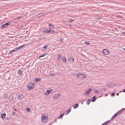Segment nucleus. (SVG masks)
Instances as JSON below:
<instances>
[{
    "label": "nucleus",
    "instance_id": "obj_23",
    "mask_svg": "<svg viewBox=\"0 0 125 125\" xmlns=\"http://www.w3.org/2000/svg\"><path fill=\"white\" fill-rule=\"evenodd\" d=\"M64 115V113H63L62 114H61L59 117V118H61V117H63Z\"/></svg>",
    "mask_w": 125,
    "mask_h": 125
},
{
    "label": "nucleus",
    "instance_id": "obj_24",
    "mask_svg": "<svg viewBox=\"0 0 125 125\" xmlns=\"http://www.w3.org/2000/svg\"><path fill=\"white\" fill-rule=\"evenodd\" d=\"M18 73L20 75H21L22 74V72L20 70H19L18 71Z\"/></svg>",
    "mask_w": 125,
    "mask_h": 125
},
{
    "label": "nucleus",
    "instance_id": "obj_29",
    "mask_svg": "<svg viewBox=\"0 0 125 125\" xmlns=\"http://www.w3.org/2000/svg\"><path fill=\"white\" fill-rule=\"evenodd\" d=\"M47 31V30L46 31H44V32H45V33H49L51 31V30H49L48 31Z\"/></svg>",
    "mask_w": 125,
    "mask_h": 125
},
{
    "label": "nucleus",
    "instance_id": "obj_27",
    "mask_svg": "<svg viewBox=\"0 0 125 125\" xmlns=\"http://www.w3.org/2000/svg\"><path fill=\"white\" fill-rule=\"evenodd\" d=\"M63 61V62H65L66 61V59L65 57H63L62 59Z\"/></svg>",
    "mask_w": 125,
    "mask_h": 125
},
{
    "label": "nucleus",
    "instance_id": "obj_19",
    "mask_svg": "<svg viewBox=\"0 0 125 125\" xmlns=\"http://www.w3.org/2000/svg\"><path fill=\"white\" fill-rule=\"evenodd\" d=\"M96 100L95 97V96H94L92 98V102H94Z\"/></svg>",
    "mask_w": 125,
    "mask_h": 125
},
{
    "label": "nucleus",
    "instance_id": "obj_13",
    "mask_svg": "<svg viewBox=\"0 0 125 125\" xmlns=\"http://www.w3.org/2000/svg\"><path fill=\"white\" fill-rule=\"evenodd\" d=\"M6 116V114H2L1 115V118L3 119H4L5 117Z\"/></svg>",
    "mask_w": 125,
    "mask_h": 125
},
{
    "label": "nucleus",
    "instance_id": "obj_48",
    "mask_svg": "<svg viewBox=\"0 0 125 125\" xmlns=\"http://www.w3.org/2000/svg\"><path fill=\"white\" fill-rule=\"evenodd\" d=\"M124 49L125 50V49Z\"/></svg>",
    "mask_w": 125,
    "mask_h": 125
},
{
    "label": "nucleus",
    "instance_id": "obj_42",
    "mask_svg": "<svg viewBox=\"0 0 125 125\" xmlns=\"http://www.w3.org/2000/svg\"><path fill=\"white\" fill-rule=\"evenodd\" d=\"M21 16H19L18 17V18L20 19L21 18Z\"/></svg>",
    "mask_w": 125,
    "mask_h": 125
},
{
    "label": "nucleus",
    "instance_id": "obj_45",
    "mask_svg": "<svg viewBox=\"0 0 125 125\" xmlns=\"http://www.w3.org/2000/svg\"><path fill=\"white\" fill-rule=\"evenodd\" d=\"M116 95H119V94H118V93H116Z\"/></svg>",
    "mask_w": 125,
    "mask_h": 125
},
{
    "label": "nucleus",
    "instance_id": "obj_46",
    "mask_svg": "<svg viewBox=\"0 0 125 125\" xmlns=\"http://www.w3.org/2000/svg\"><path fill=\"white\" fill-rule=\"evenodd\" d=\"M53 75V73H52V74H51V75H52H52Z\"/></svg>",
    "mask_w": 125,
    "mask_h": 125
},
{
    "label": "nucleus",
    "instance_id": "obj_47",
    "mask_svg": "<svg viewBox=\"0 0 125 125\" xmlns=\"http://www.w3.org/2000/svg\"><path fill=\"white\" fill-rule=\"evenodd\" d=\"M70 26H71V24H70Z\"/></svg>",
    "mask_w": 125,
    "mask_h": 125
},
{
    "label": "nucleus",
    "instance_id": "obj_43",
    "mask_svg": "<svg viewBox=\"0 0 125 125\" xmlns=\"http://www.w3.org/2000/svg\"><path fill=\"white\" fill-rule=\"evenodd\" d=\"M107 95H108V94H106L105 95V96H107Z\"/></svg>",
    "mask_w": 125,
    "mask_h": 125
},
{
    "label": "nucleus",
    "instance_id": "obj_30",
    "mask_svg": "<svg viewBox=\"0 0 125 125\" xmlns=\"http://www.w3.org/2000/svg\"><path fill=\"white\" fill-rule=\"evenodd\" d=\"M84 43L85 44H90V43L89 42V41H85Z\"/></svg>",
    "mask_w": 125,
    "mask_h": 125
},
{
    "label": "nucleus",
    "instance_id": "obj_2",
    "mask_svg": "<svg viewBox=\"0 0 125 125\" xmlns=\"http://www.w3.org/2000/svg\"><path fill=\"white\" fill-rule=\"evenodd\" d=\"M41 119L42 121L43 122H46L48 120V118L46 115H42Z\"/></svg>",
    "mask_w": 125,
    "mask_h": 125
},
{
    "label": "nucleus",
    "instance_id": "obj_28",
    "mask_svg": "<svg viewBox=\"0 0 125 125\" xmlns=\"http://www.w3.org/2000/svg\"><path fill=\"white\" fill-rule=\"evenodd\" d=\"M30 109L28 107H27L26 109V110L28 111L29 112H30Z\"/></svg>",
    "mask_w": 125,
    "mask_h": 125
},
{
    "label": "nucleus",
    "instance_id": "obj_41",
    "mask_svg": "<svg viewBox=\"0 0 125 125\" xmlns=\"http://www.w3.org/2000/svg\"><path fill=\"white\" fill-rule=\"evenodd\" d=\"M101 125H105L104 124V123L103 124Z\"/></svg>",
    "mask_w": 125,
    "mask_h": 125
},
{
    "label": "nucleus",
    "instance_id": "obj_11",
    "mask_svg": "<svg viewBox=\"0 0 125 125\" xmlns=\"http://www.w3.org/2000/svg\"><path fill=\"white\" fill-rule=\"evenodd\" d=\"M91 89L90 88L84 94L85 95H86V94H89V93L91 91Z\"/></svg>",
    "mask_w": 125,
    "mask_h": 125
},
{
    "label": "nucleus",
    "instance_id": "obj_3",
    "mask_svg": "<svg viewBox=\"0 0 125 125\" xmlns=\"http://www.w3.org/2000/svg\"><path fill=\"white\" fill-rule=\"evenodd\" d=\"M77 76L82 78H85L86 77L85 75V74L80 73H78L77 75Z\"/></svg>",
    "mask_w": 125,
    "mask_h": 125
},
{
    "label": "nucleus",
    "instance_id": "obj_22",
    "mask_svg": "<svg viewBox=\"0 0 125 125\" xmlns=\"http://www.w3.org/2000/svg\"><path fill=\"white\" fill-rule=\"evenodd\" d=\"M91 102V101L89 99H88L87 101L86 102L87 104L88 105Z\"/></svg>",
    "mask_w": 125,
    "mask_h": 125
},
{
    "label": "nucleus",
    "instance_id": "obj_18",
    "mask_svg": "<svg viewBox=\"0 0 125 125\" xmlns=\"http://www.w3.org/2000/svg\"><path fill=\"white\" fill-rule=\"evenodd\" d=\"M49 25L50 26V27H51V28H50V29H54V26L52 25L51 23H49Z\"/></svg>",
    "mask_w": 125,
    "mask_h": 125
},
{
    "label": "nucleus",
    "instance_id": "obj_1",
    "mask_svg": "<svg viewBox=\"0 0 125 125\" xmlns=\"http://www.w3.org/2000/svg\"><path fill=\"white\" fill-rule=\"evenodd\" d=\"M34 84L32 83H30L28 84V87L29 90H31L34 88Z\"/></svg>",
    "mask_w": 125,
    "mask_h": 125
},
{
    "label": "nucleus",
    "instance_id": "obj_4",
    "mask_svg": "<svg viewBox=\"0 0 125 125\" xmlns=\"http://www.w3.org/2000/svg\"><path fill=\"white\" fill-rule=\"evenodd\" d=\"M103 53L104 55H107L109 54V52L107 49H104L103 50Z\"/></svg>",
    "mask_w": 125,
    "mask_h": 125
},
{
    "label": "nucleus",
    "instance_id": "obj_37",
    "mask_svg": "<svg viewBox=\"0 0 125 125\" xmlns=\"http://www.w3.org/2000/svg\"><path fill=\"white\" fill-rule=\"evenodd\" d=\"M94 92L95 93H98V91L97 90H96L94 91Z\"/></svg>",
    "mask_w": 125,
    "mask_h": 125
},
{
    "label": "nucleus",
    "instance_id": "obj_9",
    "mask_svg": "<svg viewBox=\"0 0 125 125\" xmlns=\"http://www.w3.org/2000/svg\"><path fill=\"white\" fill-rule=\"evenodd\" d=\"M124 110V109L122 108L121 109V110H120L119 111L117 112L115 114L116 115H117L119 114L122 113L123 111V110Z\"/></svg>",
    "mask_w": 125,
    "mask_h": 125
},
{
    "label": "nucleus",
    "instance_id": "obj_35",
    "mask_svg": "<svg viewBox=\"0 0 125 125\" xmlns=\"http://www.w3.org/2000/svg\"><path fill=\"white\" fill-rule=\"evenodd\" d=\"M17 50V48H15L14 50H12V51L14 52Z\"/></svg>",
    "mask_w": 125,
    "mask_h": 125
},
{
    "label": "nucleus",
    "instance_id": "obj_31",
    "mask_svg": "<svg viewBox=\"0 0 125 125\" xmlns=\"http://www.w3.org/2000/svg\"><path fill=\"white\" fill-rule=\"evenodd\" d=\"M4 97L5 98H7L8 97V95L7 94H5L4 95Z\"/></svg>",
    "mask_w": 125,
    "mask_h": 125
},
{
    "label": "nucleus",
    "instance_id": "obj_10",
    "mask_svg": "<svg viewBox=\"0 0 125 125\" xmlns=\"http://www.w3.org/2000/svg\"><path fill=\"white\" fill-rule=\"evenodd\" d=\"M50 90H47L46 92L44 93V94L45 95H48L51 92Z\"/></svg>",
    "mask_w": 125,
    "mask_h": 125
},
{
    "label": "nucleus",
    "instance_id": "obj_39",
    "mask_svg": "<svg viewBox=\"0 0 125 125\" xmlns=\"http://www.w3.org/2000/svg\"><path fill=\"white\" fill-rule=\"evenodd\" d=\"M15 112H13L12 113V114L13 115H15Z\"/></svg>",
    "mask_w": 125,
    "mask_h": 125
},
{
    "label": "nucleus",
    "instance_id": "obj_33",
    "mask_svg": "<svg viewBox=\"0 0 125 125\" xmlns=\"http://www.w3.org/2000/svg\"><path fill=\"white\" fill-rule=\"evenodd\" d=\"M47 46H44L43 47V48L44 49H45V50L47 48Z\"/></svg>",
    "mask_w": 125,
    "mask_h": 125
},
{
    "label": "nucleus",
    "instance_id": "obj_36",
    "mask_svg": "<svg viewBox=\"0 0 125 125\" xmlns=\"http://www.w3.org/2000/svg\"><path fill=\"white\" fill-rule=\"evenodd\" d=\"M12 50H11L9 52V54H11L12 53L14 52V51H12Z\"/></svg>",
    "mask_w": 125,
    "mask_h": 125
},
{
    "label": "nucleus",
    "instance_id": "obj_21",
    "mask_svg": "<svg viewBox=\"0 0 125 125\" xmlns=\"http://www.w3.org/2000/svg\"><path fill=\"white\" fill-rule=\"evenodd\" d=\"M110 121L109 120L108 121H107L105 122V123H104V124L105 125H106L107 124H108L109 123H110Z\"/></svg>",
    "mask_w": 125,
    "mask_h": 125
},
{
    "label": "nucleus",
    "instance_id": "obj_26",
    "mask_svg": "<svg viewBox=\"0 0 125 125\" xmlns=\"http://www.w3.org/2000/svg\"><path fill=\"white\" fill-rule=\"evenodd\" d=\"M47 54H43V55H42L41 56H39L38 57V58H40V57H44V56H45V55H47Z\"/></svg>",
    "mask_w": 125,
    "mask_h": 125
},
{
    "label": "nucleus",
    "instance_id": "obj_15",
    "mask_svg": "<svg viewBox=\"0 0 125 125\" xmlns=\"http://www.w3.org/2000/svg\"><path fill=\"white\" fill-rule=\"evenodd\" d=\"M79 106V105L78 104H75L73 106V108L74 109H76Z\"/></svg>",
    "mask_w": 125,
    "mask_h": 125
},
{
    "label": "nucleus",
    "instance_id": "obj_44",
    "mask_svg": "<svg viewBox=\"0 0 125 125\" xmlns=\"http://www.w3.org/2000/svg\"><path fill=\"white\" fill-rule=\"evenodd\" d=\"M123 92H125V89L122 91Z\"/></svg>",
    "mask_w": 125,
    "mask_h": 125
},
{
    "label": "nucleus",
    "instance_id": "obj_16",
    "mask_svg": "<svg viewBox=\"0 0 125 125\" xmlns=\"http://www.w3.org/2000/svg\"><path fill=\"white\" fill-rule=\"evenodd\" d=\"M25 46V45H22V46H21V47H18V48H17V50H20L23 47H24Z\"/></svg>",
    "mask_w": 125,
    "mask_h": 125
},
{
    "label": "nucleus",
    "instance_id": "obj_38",
    "mask_svg": "<svg viewBox=\"0 0 125 125\" xmlns=\"http://www.w3.org/2000/svg\"><path fill=\"white\" fill-rule=\"evenodd\" d=\"M115 93H114L111 94V95H112L113 96L114 95H115Z\"/></svg>",
    "mask_w": 125,
    "mask_h": 125
},
{
    "label": "nucleus",
    "instance_id": "obj_32",
    "mask_svg": "<svg viewBox=\"0 0 125 125\" xmlns=\"http://www.w3.org/2000/svg\"><path fill=\"white\" fill-rule=\"evenodd\" d=\"M73 21H74L72 19L69 20V22H72Z\"/></svg>",
    "mask_w": 125,
    "mask_h": 125
},
{
    "label": "nucleus",
    "instance_id": "obj_12",
    "mask_svg": "<svg viewBox=\"0 0 125 125\" xmlns=\"http://www.w3.org/2000/svg\"><path fill=\"white\" fill-rule=\"evenodd\" d=\"M69 60L71 62H73L74 61V59L72 57H71L69 59Z\"/></svg>",
    "mask_w": 125,
    "mask_h": 125
},
{
    "label": "nucleus",
    "instance_id": "obj_25",
    "mask_svg": "<svg viewBox=\"0 0 125 125\" xmlns=\"http://www.w3.org/2000/svg\"><path fill=\"white\" fill-rule=\"evenodd\" d=\"M117 115L116 114H115L111 118V119H114L115 117H116Z\"/></svg>",
    "mask_w": 125,
    "mask_h": 125
},
{
    "label": "nucleus",
    "instance_id": "obj_7",
    "mask_svg": "<svg viewBox=\"0 0 125 125\" xmlns=\"http://www.w3.org/2000/svg\"><path fill=\"white\" fill-rule=\"evenodd\" d=\"M61 96V94L60 93H58L56 94H55L53 96V97L55 99H57L59 98Z\"/></svg>",
    "mask_w": 125,
    "mask_h": 125
},
{
    "label": "nucleus",
    "instance_id": "obj_8",
    "mask_svg": "<svg viewBox=\"0 0 125 125\" xmlns=\"http://www.w3.org/2000/svg\"><path fill=\"white\" fill-rule=\"evenodd\" d=\"M10 23L9 22H8L4 24H3L2 27H4V28H6L8 27V25H9L10 24Z\"/></svg>",
    "mask_w": 125,
    "mask_h": 125
},
{
    "label": "nucleus",
    "instance_id": "obj_14",
    "mask_svg": "<svg viewBox=\"0 0 125 125\" xmlns=\"http://www.w3.org/2000/svg\"><path fill=\"white\" fill-rule=\"evenodd\" d=\"M41 79L40 78L38 79V78H36L35 79V81L36 82H39L41 81Z\"/></svg>",
    "mask_w": 125,
    "mask_h": 125
},
{
    "label": "nucleus",
    "instance_id": "obj_40",
    "mask_svg": "<svg viewBox=\"0 0 125 125\" xmlns=\"http://www.w3.org/2000/svg\"><path fill=\"white\" fill-rule=\"evenodd\" d=\"M14 111H15L16 112L17 111L14 108Z\"/></svg>",
    "mask_w": 125,
    "mask_h": 125
},
{
    "label": "nucleus",
    "instance_id": "obj_17",
    "mask_svg": "<svg viewBox=\"0 0 125 125\" xmlns=\"http://www.w3.org/2000/svg\"><path fill=\"white\" fill-rule=\"evenodd\" d=\"M62 56L61 55L58 54V60H60L61 59Z\"/></svg>",
    "mask_w": 125,
    "mask_h": 125
},
{
    "label": "nucleus",
    "instance_id": "obj_5",
    "mask_svg": "<svg viewBox=\"0 0 125 125\" xmlns=\"http://www.w3.org/2000/svg\"><path fill=\"white\" fill-rule=\"evenodd\" d=\"M106 86L108 87H113L114 84L113 83L109 82L106 84Z\"/></svg>",
    "mask_w": 125,
    "mask_h": 125
},
{
    "label": "nucleus",
    "instance_id": "obj_20",
    "mask_svg": "<svg viewBox=\"0 0 125 125\" xmlns=\"http://www.w3.org/2000/svg\"><path fill=\"white\" fill-rule=\"evenodd\" d=\"M71 111L70 109H69L68 110H67L66 112V114H68Z\"/></svg>",
    "mask_w": 125,
    "mask_h": 125
},
{
    "label": "nucleus",
    "instance_id": "obj_34",
    "mask_svg": "<svg viewBox=\"0 0 125 125\" xmlns=\"http://www.w3.org/2000/svg\"><path fill=\"white\" fill-rule=\"evenodd\" d=\"M64 40V39L63 38H61L60 39V41H61V42H62V41L63 40Z\"/></svg>",
    "mask_w": 125,
    "mask_h": 125
},
{
    "label": "nucleus",
    "instance_id": "obj_6",
    "mask_svg": "<svg viewBox=\"0 0 125 125\" xmlns=\"http://www.w3.org/2000/svg\"><path fill=\"white\" fill-rule=\"evenodd\" d=\"M17 96L18 99L20 100H22L24 98V96L22 94L18 95Z\"/></svg>",
    "mask_w": 125,
    "mask_h": 125
}]
</instances>
